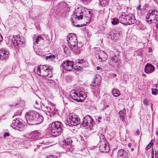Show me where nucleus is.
Returning a JSON list of instances; mask_svg holds the SVG:
<instances>
[{
	"label": "nucleus",
	"mask_w": 158,
	"mask_h": 158,
	"mask_svg": "<svg viewBox=\"0 0 158 158\" xmlns=\"http://www.w3.org/2000/svg\"><path fill=\"white\" fill-rule=\"evenodd\" d=\"M25 117L27 123L31 125L40 124L43 122L44 119L41 115L33 110L27 113Z\"/></svg>",
	"instance_id": "obj_1"
},
{
	"label": "nucleus",
	"mask_w": 158,
	"mask_h": 158,
	"mask_svg": "<svg viewBox=\"0 0 158 158\" xmlns=\"http://www.w3.org/2000/svg\"><path fill=\"white\" fill-rule=\"evenodd\" d=\"M35 71L37 75L46 79L52 77L53 76L51 69L47 65L38 66L37 69H35Z\"/></svg>",
	"instance_id": "obj_2"
},
{
	"label": "nucleus",
	"mask_w": 158,
	"mask_h": 158,
	"mask_svg": "<svg viewBox=\"0 0 158 158\" xmlns=\"http://www.w3.org/2000/svg\"><path fill=\"white\" fill-rule=\"evenodd\" d=\"M74 13L78 20H80L85 18L87 20L86 23H88L89 22L91 15L90 11L88 10H85L81 6H80L75 9V11H74Z\"/></svg>",
	"instance_id": "obj_3"
},
{
	"label": "nucleus",
	"mask_w": 158,
	"mask_h": 158,
	"mask_svg": "<svg viewBox=\"0 0 158 158\" xmlns=\"http://www.w3.org/2000/svg\"><path fill=\"white\" fill-rule=\"evenodd\" d=\"M69 96L73 100L77 102H82L86 97L85 94L84 92L74 90L70 92Z\"/></svg>",
	"instance_id": "obj_4"
},
{
	"label": "nucleus",
	"mask_w": 158,
	"mask_h": 158,
	"mask_svg": "<svg viewBox=\"0 0 158 158\" xmlns=\"http://www.w3.org/2000/svg\"><path fill=\"white\" fill-rule=\"evenodd\" d=\"M62 124L60 122L56 121L53 122L51 124V131L52 135L54 137L60 135L62 132Z\"/></svg>",
	"instance_id": "obj_5"
},
{
	"label": "nucleus",
	"mask_w": 158,
	"mask_h": 158,
	"mask_svg": "<svg viewBox=\"0 0 158 158\" xmlns=\"http://www.w3.org/2000/svg\"><path fill=\"white\" fill-rule=\"evenodd\" d=\"M68 44L75 51L78 48L77 37L75 34L71 33L67 36Z\"/></svg>",
	"instance_id": "obj_6"
},
{
	"label": "nucleus",
	"mask_w": 158,
	"mask_h": 158,
	"mask_svg": "<svg viewBox=\"0 0 158 158\" xmlns=\"http://www.w3.org/2000/svg\"><path fill=\"white\" fill-rule=\"evenodd\" d=\"M146 18L148 23H156L158 21V11L156 10H150Z\"/></svg>",
	"instance_id": "obj_7"
},
{
	"label": "nucleus",
	"mask_w": 158,
	"mask_h": 158,
	"mask_svg": "<svg viewBox=\"0 0 158 158\" xmlns=\"http://www.w3.org/2000/svg\"><path fill=\"white\" fill-rule=\"evenodd\" d=\"M121 23L123 24H134L135 22V18L132 15H122L119 17Z\"/></svg>",
	"instance_id": "obj_8"
},
{
	"label": "nucleus",
	"mask_w": 158,
	"mask_h": 158,
	"mask_svg": "<svg viewBox=\"0 0 158 158\" xmlns=\"http://www.w3.org/2000/svg\"><path fill=\"white\" fill-rule=\"evenodd\" d=\"M11 42L15 47H23L25 45V41L23 37H20L18 35L13 37L12 39Z\"/></svg>",
	"instance_id": "obj_9"
},
{
	"label": "nucleus",
	"mask_w": 158,
	"mask_h": 158,
	"mask_svg": "<svg viewBox=\"0 0 158 158\" xmlns=\"http://www.w3.org/2000/svg\"><path fill=\"white\" fill-rule=\"evenodd\" d=\"M92 122V120L90 116L87 115L83 118L81 125L85 129H87L93 127Z\"/></svg>",
	"instance_id": "obj_10"
},
{
	"label": "nucleus",
	"mask_w": 158,
	"mask_h": 158,
	"mask_svg": "<svg viewBox=\"0 0 158 158\" xmlns=\"http://www.w3.org/2000/svg\"><path fill=\"white\" fill-rule=\"evenodd\" d=\"M122 31L121 28H116L113 30L110 34L111 39L114 40L119 39L122 34Z\"/></svg>",
	"instance_id": "obj_11"
},
{
	"label": "nucleus",
	"mask_w": 158,
	"mask_h": 158,
	"mask_svg": "<svg viewBox=\"0 0 158 158\" xmlns=\"http://www.w3.org/2000/svg\"><path fill=\"white\" fill-rule=\"evenodd\" d=\"M62 69H64L66 71H71L73 68V64L72 61L68 60L63 61L60 65Z\"/></svg>",
	"instance_id": "obj_12"
},
{
	"label": "nucleus",
	"mask_w": 158,
	"mask_h": 158,
	"mask_svg": "<svg viewBox=\"0 0 158 158\" xmlns=\"http://www.w3.org/2000/svg\"><path fill=\"white\" fill-rule=\"evenodd\" d=\"M52 106V105L50 102L48 100H46L42 103L41 105V108L42 110L48 112H49L51 111L52 109L51 107Z\"/></svg>",
	"instance_id": "obj_13"
},
{
	"label": "nucleus",
	"mask_w": 158,
	"mask_h": 158,
	"mask_svg": "<svg viewBox=\"0 0 158 158\" xmlns=\"http://www.w3.org/2000/svg\"><path fill=\"white\" fill-rule=\"evenodd\" d=\"M69 121L70 124L73 125H77L80 123V120L78 116L74 114H72L69 118Z\"/></svg>",
	"instance_id": "obj_14"
},
{
	"label": "nucleus",
	"mask_w": 158,
	"mask_h": 158,
	"mask_svg": "<svg viewBox=\"0 0 158 158\" xmlns=\"http://www.w3.org/2000/svg\"><path fill=\"white\" fill-rule=\"evenodd\" d=\"M41 135L40 133L37 131H35L31 133H27L26 135L27 139H36Z\"/></svg>",
	"instance_id": "obj_15"
},
{
	"label": "nucleus",
	"mask_w": 158,
	"mask_h": 158,
	"mask_svg": "<svg viewBox=\"0 0 158 158\" xmlns=\"http://www.w3.org/2000/svg\"><path fill=\"white\" fill-rule=\"evenodd\" d=\"M11 126L13 128L19 131H20V130L19 129L23 127L22 123L20 122L18 119L13 120Z\"/></svg>",
	"instance_id": "obj_16"
},
{
	"label": "nucleus",
	"mask_w": 158,
	"mask_h": 158,
	"mask_svg": "<svg viewBox=\"0 0 158 158\" xmlns=\"http://www.w3.org/2000/svg\"><path fill=\"white\" fill-rule=\"evenodd\" d=\"M109 146L104 141L101 143L99 146V150L102 152H108L109 150Z\"/></svg>",
	"instance_id": "obj_17"
},
{
	"label": "nucleus",
	"mask_w": 158,
	"mask_h": 158,
	"mask_svg": "<svg viewBox=\"0 0 158 158\" xmlns=\"http://www.w3.org/2000/svg\"><path fill=\"white\" fill-rule=\"evenodd\" d=\"M99 51L100 52V53L96 55V58L99 59V61L100 62L105 61L107 59V57L106 53L102 51Z\"/></svg>",
	"instance_id": "obj_18"
},
{
	"label": "nucleus",
	"mask_w": 158,
	"mask_h": 158,
	"mask_svg": "<svg viewBox=\"0 0 158 158\" xmlns=\"http://www.w3.org/2000/svg\"><path fill=\"white\" fill-rule=\"evenodd\" d=\"M9 52L4 49H2L0 50V59L3 60L6 59L8 57Z\"/></svg>",
	"instance_id": "obj_19"
},
{
	"label": "nucleus",
	"mask_w": 158,
	"mask_h": 158,
	"mask_svg": "<svg viewBox=\"0 0 158 158\" xmlns=\"http://www.w3.org/2000/svg\"><path fill=\"white\" fill-rule=\"evenodd\" d=\"M24 141L22 142L20 144V145H23V147L26 148H28L30 147L31 145V140L29 139H27V137H26L24 139Z\"/></svg>",
	"instance_id": "obj_20"
},
{
	"label": "nucleus",
	"mask_w": 158,
	"mask_h": 158,
	"mask_svg": "<svg viewBox=\"0 0 158 158\" xmlns=\"http://www.w3.org/2000/svg\"><path fill=\"white\" fill-rule=\"evenodd\" d=\"M154 67L152 64H148L145 66L144 68L145 72L146 73H151L153 72L154 69Z\"/></svg>",
	"instance_id": "obj_21"
},
{
	"label": "nucleus",
	"mask_w": 158,
	"mask_h": 158,
	"mask_svg": "<svg viewBox=\"0 0 158 158\" xmlns=\"http://www.w3.org/2000/svg\"><path fill=\"white\" fill-rule=\"evenodd\" d=\"M101 77L99 75H96L94 79V83H93L92 84V86L94 87L96 86V85H99L101 82Z\"/></svg>",
	"instance_id": "obj_22"
},
{
	"label": "nucleus",
	"mask_w": 158,
	"mask_h": 158,
	"mask_svg": "<svg viewBox=\"0 0 158 158\" xmlns=\"http://www.w3.org/2000/svg\"><path fill=\"white\" fill-rule=\"evenodd\" d=\"M65 149L66 153L68 155H70L73 150V148L72 147L71 145L66 146V148H64Z\"/></svg>",
	"instance_id": "obj_23"
},
{
	"label": "nucleus",
	"mask_w": 158,
	"mask_h": 158,
	"mask_svg": "<svg viewBox=\"0 0 158 158\" xmlns=\"http://www.w3.org/2000/svg\"><path fill=\"white\" fill-rule=\"evenodd\" d=\"M72 140L70 138H67L63 143V148H66V146L71 145Z\"/></svg>",
	"instance_id": "obj_24"
},
{
	"label": "nucleus",
	"mask_w": 158,
	"mask_h": 158,
	"mask_svg": "<svg viewBox=\"0 0 158 158\" xmlns=\"http://www.w3.org/2000/svg\"><path fill=\"white\" fill-rule=\"evenodd\" d=\"M124 151L123 149H119L118 152V156L126 158L127 156V153L126 152H124Z\"/></svg>",
	"instance_id": "obj_25"
},
{
	"label": "nucleus",
	"mask_w": 158,
	"mask_h": 158,
	"mask_svg": "<svg viewBox=\"0 0 158 158\" xmlns=\"http://www.w3.org/2000/svg\"><path fill=\"white\" fill-rule=\"evenodd\" d=\"M44 39L41 36H38L35 40V41L34 43V44L36 45V44H41L44 42Z\"/></svg>",
	"instance_id": "obj_26"
},
{
	"label": "nucleus",
	"mask_w": 158,
	"mask_h": 158,
	"mask_svg": "<svg viewBox=\"0 0 158 158\" xmlns=\"http://www.w3.org/2000/svg\"><path fill=\"white\" fill-rule=\"evenodd\" d=\"M110 60L114 63H118L119 60L116 55H114L113 56L110 57Z\"/></svg>",
	"instance_id": "obj_27"
},
{
	"label": "nucleus",
	"mask_w": 158,
	"mask_h": 158,
	"mask_svg": "<svg viewBox=\"0 0 158 158\" xmlns=\"http://www.w3.org/2000/svg\"><path fill=\"white\" fill-rule=\"evenodd\" d=\"M112 94L115 97H117L120 95L119 91L117 89H114L112 90Z\"/></svg>",
	"instance_id": "obj_28"
},
{
	"label": "nucleus",
	"mask_w": 158,
	"mask_h": 158,
	"mask_svg": "<svg viewBox=\"0 0 158 158\" xmlns=\"http://www.w3.org/2000/svg\"><path fill=\"white\" fill-rule=\"evenodd\" d=\"M77 63L83 64L82 66L84 67H85L84 64H86V61L84 60H78L76 61Z\"/></svg>",
	"instance_id": "obj_29"
},
{
	"label": "nucleus",
	"mask_w": 158,
	"mask_h": 158,
	"mask_svg": "<svg viewBox=\"0 0 158 158\" xmlns=\"http://www.w3.org/2000/svg\"><path fill=\"white\" fill-rule=\"evenodd\" d=\"M55 58V56L53 55H51L49 56H46L45 57L46 60L51 59L52 60H53Z\"/></svg>",
	"instance_id": "obj_30"
},
{
	"label": "nucleus",
	"mask_w": 158,
	"mask_h": 158,
	"mask_svg": "<svg viewBox=\"0 0 158 158\" xmlns=\"http://www.w3.org/2000/svg\"><path fill=\"white\" fill-rule=\"evenodd\" d=\"M118 20L117 18L113 19L111 21V23L113 25H116L118 23Z\"/></svg>",
	"instance_id": "obj_31"
},
{
	"label": "nucleus",
	"mask_w": 158,
	"mask_h": 158,
	"mask_svg": "<svg viewBox=\"0 0 158 158\" xmlns=\"http://www.w3.org/2000/svg\"><path fill=\"white\" fill-rule=\"evenodd\" d=\"M64 52L65 54H69V50L66 46H65L64 48Z\"/></svg>",
	"instance_id": "obj_32"
},
{
	"label": "nucleus",
	"mask_w": 158,
	"mask_h": 158,
	"mask_svg": "<svg viewBox=\"0 0 158 158\" xmlns=\"http://www.w3.org/2000/svg\"><path fill=\"white\" fill-rule=\"evenodd\" d=\"M152 94L156 95L158 93V91L156 89H152Z\"/></svg>",
	"instance_id": "obj_33"
},
{
	"label": "nucleus",
	"mask_w": 158,
	"mask_h": 158,
	"mask_svg": "<svg viewBox=\"0 0 158 158\" xmlns=\"http://www.w3.org/2000/svg\"><path fill=\"white\" fill-rule=\"evenodd\" d=\"M52 109L51 110H52V113L53 114H55L56 113L57 110L54 108V107L53 106H51Z\"/></svg>",
	"instance_id": "obj_34"
},
{
	"label": "nucleus",
	"mask_w": 158,
	"mask_h": 158,
	"mask_svg": "<svg viewBox=\"0 0 158 158\" xmlns=\"http://www.w3.org/2000/svg\"><path fill=\"white\" fill-rule=\"evenodd\" d=\"M152 145L153 144H152L151 142H150L149 144L146 147L145 150H147L148 149H150L151 148V147Z\"/></svg>",
	"instance_id": "obj_35"
},
{
	"label": "nucleus",
	"mask_w": 158,
	"mask_h": 158,
	"mask_svg": "<svg viewBox=\"0 0 158 158\" xmlns=\"http://www.w3.org/2000/svg\"><path fill=\"white\" fill-rule=\"evenodd\" d=\"M143 103L145 105L147 106L148 105V100L146 99H144L143 100Z\"/></svg>",
	"instance_id": "obj_36"
},
{
	"label": "nucleus",
	"mask_w": 158,
	"mask_h": 158,
	"mask_svg": "<svg viewBox=\"0 0 158 158\" xmlns=\"http://www.w3.org/2000/svg\"><path fill=\"white\" fill-rule=\"evenodd\" d=\"M82 67H80V66H79L78 67H77L75 69L76 70H77V71H82Z\"/></svg>",
	"instance_id": "obj_37"
},
{
	"label": "nucleus",
	"mask_w": 158,
	"mask_h": 158,
	"mask_svg": "<svg viewBox=\"0 0 158 158\" xmlns=\"http://www.w3.org/2000/svg\"><path fill=\"white\" fill-rule=\"evenodd\" d=\"M10 134L8 132H5L3 135L4 137L5 138L6 137L8 136Z\"/></svg>",
	"instance_id": "obj_38"
},
{
	"label": "nucleus",
	"mask_w": 158,
	"mask_h": 158,
	"mask_svg": "<svg viewBox=\"0 0 158 158\" xmlns=\"http://www.w3.org/2000/svg\"><path fill=\"white\" fill-rule=\"evenodd\" d=\"M119 115H124L125 114V111H124L121 110L119 112Z\"/></svg>",
	"instance_id": "obj_39"
},
{
	"label": "nucleus",
	"mask_w": 158,
	"mask_h": 158,
	"mask_svg": "<svg viewBox=\"0 0 158 158\" xmlns=\"http://www.w3.org/2000/svg\"><path fill=\"white\" fill-rule=\"evenodd\" d=\"M120 119L123 121L124 120V115H119Z\"/></svg>",
	"instance_id": "obj_40"
},
{
	"label": "nucleus",
	"mask_w": 158,
	"mask_h": 158,
	"mask_svg": "<svg viewBox=\"0 0 158 158\" xmlns=\"http://www.w3.org/2000/svg\"><path fill=\"white\" fill-rule=\"evenodd\" d=\"M136 133L137 135H139L140 134V131L139 130H137L136 131Z\"/></svg>",
	"instance_id": "obj_41"
},
{
	"label": "nucleus",
	"mask_w": 158,
	"mask_h": 158,
	"mask_svg": "<svg viewBox=\"0 0 158 158\" xmlns=\"http://www.w3.org/2000/svg\"><path fill=\"white\" fill-rule=\"evenodd\" d=\"M102 118L100 116H99L98 117V121L99 122H101V121L100 120Z\"/></svg>",
	"instance_id": "obj_42"
},
{
	"label": "nucleus",
	"mask_w": 158,
	"mask_h": 158,
	"mask_svg": "<svg viewBox=\"0 0 158 158\" xmlns=\"http://www.w3.org/2000/svg\"><path fill=\"white\" fill-rule=\"evenodd\" d=\"M148 49H149V50L148 51V52H151L152 51V50L151 48H149Z\"/></svg>",
	"instance_id": "obj_43"
},
{
	"label": "nucleus",
	"mask_w": 158,
	"mask_h": 158,
	"mask_svg": "<svg viewBox=\"0 0 158 158\" xmlns=\"http://www.w3.org/2000/svg\"><path fill=\"white\" fill-rule=\"evenodd\" d=\"M131 144L130 143H129L128 144V147H129V148H130L131 147Z\"/></svg>",
	"instance_id": "obj_44"
},
{
	"label": "nucleus",
	"mask_w": 158,
	"mask_h": 158,
	"mask_svg": "<svg viewBox=\"0 0 158 158\" xmlns=\"http://www.w3.org/2000/svg\"><path fill=\"white\" fill-rule=\"evenodd\" d=\"M47 158H55V157L54 156H51L50 157H47Z\"/></svg>",
	"instance_id": "obj_45"
},
{
	"label": "nucleus",
	"mask_w": 158,
	"mask_h": 158,
	"mask_svg": "<svg viewBox=\"0 0 158 158\" xmlns=\"http://www.w3.org/2000/svg\"><path fill=\"white\" fill-rule=\"evenodd\" d=\"M101 69V68L99 66H98L97 67V69L98 70H100V69Z\"/></svg>",
	"instance_id": "obj_46"
},
{
	"label": "nucleus",
	"mask_w": 158,
	"mask_h": 158,
	"mask_svg": "<svg viewBox=\"0 0 158 158\" xmlns=\"http://www.w3.org/2000/svg\"><path fill=\"white\" fill-rule=\"evenodd\" d=\"M156 29H158V23L156 24Z\"/></svg>",
	"instance_id": "obj_47"
},
{
	"label": "nucleus",
	"mask_w": 158,
	"mask_h": 158,
	"mask_svg": "<svg viewBox=\"0 0 158 158\" xmlns=\"http://www.w3.org/2000/svg\"><path fill=\"white\" fill-rule=\"evenodd\" d=\"M74 26L75 27H80V26L79 25H77V26H75V25H74Z\"/></svg>",
	"instance_id": "obj_48"
},
{
	"label": "nucleus",
	"mask_w": 158,
	"mask_h": 158,
	"mask_svg": "<svg viewBox=\"0 0 158 158\" xmlns=\"http://www.w3.org/2000/svg\"><path fill=\"white\" fill-rule=\"evenodd\" d=\"M85 148V146H84V147L82 148L81 149H80V150H83Z\"/></svg>",
	"instance_id": "obj_49"
},
{
	"label": "nucleus",
	"mask_w": 158,
	"mask_h": 158,
	"mask_svg": "<svg viewBox=\"0 0 158 158\" xmlns=\"http://www.w3.org/2000/svg\"><path fill=\"white\" fill-rule=\"evenodd\" d=\"M156 134L158 135V131H156Z\"/></svg>",
	"instance_id": "obj_50"
},
{
	"label": "nucleus",
	"mask_w": 158,
	"mask_h": 158,
	"mask_svg": "<svg viewBox=\"0 0 158 158\" xmlns=\"http://www.w3.org/2000/svg\"><path fill=\"white\" fill-rule=\"evenodd\" d=\"M152 154H153V155H154V150L153 149L152 152Z\"/></svg>",
	"instance_id": "obj_51"
},
{
	"label": "nucleus",
	"mask_w": 158,
	"mask_h": 158,
	"mask_svg": "<svg viewBox=\"0 0 158 158\" xmlns=\"http://www.w3.org/2000/svg\"><path fill=\"white\" fill-rule=\"evenodd\" d=\"M152 154H153V155H154V150L153 149L152 152Z\"/></svg>",
	"instance_id": "obj_52"
},
{
	"label": "nucleus",
	"mask_w": 158,
	"mask_h": 158,
	"mask_svg": "<svg viewBox=\"0 0 158 158\" xmlns=\"http://www.w3.org/2000/svg\"><path fill=\"white\" fill-rule=\"evenodd\" d=\"M131 151H133L134 150V149L133 148H132L131 149Z\"/></svg>",
	"instance_id": "obj_53"
},
{
	"label": "nucleus",
	"mask_w": 158,
	"mask_h": 158,
	"mask_svg": "<svg viewBox=\"0 0 158 158\" xmlns=\"http://www.w3.org/2000/svg\"><path fill=\"white\" fill-rule=\"evenodd\" d=\"M143 76H145L146 75L145 74H143Z\"/></svg>",
	"instance_id": "obj_54"
},
{
	"label": "nucleus",
	"mask_w": 158,
	"mask_h": 158,
	"mask_svg": "<svg viewBox=\"0 0 158 158\" xmlns=\"http://www.w3.org/2000/svg\"><path fill=\"white\" fill-rule=\"evenodd\" d=\"M42 143L44 144H45V143H44V141H43V142Z\"/></svg>",
	"instance_id": "obj_55"
},
{
	"label": "nucleus",
	"mask_w": 158,
	"mask_h": 158,
	"mask_svg": "<svg viewBox=\"0 0 158 158\" xmlns=\"http://www.w3.org/2000/svg\"><path fill=\"white\" fill-rule=\"evenodd\" d=\"M72 23H74V21H72Z\"/></svg>",
	"instance_id": "obj_56"
},
{
	"label": "nucleus",
	"mask_w": 158,
	"mask_h": 158,
	"mask_svg": "<svg viewBox=\"0 0 158 158\" xmlns=\"http://www.w3.org/2000/svg\"><path fill=\"white\" fill-rule=\"evenodd\" d=\"M50 81H52V80H50Z\"/></svg>",
	"instance_id": "obj_57"
},
{
	"label": "nucleus",
	"mask_w": 158,
	"mask_h": 158,
	"mask_svg": "<svg viewBox=\"0 0 158 158\" xmlns=\"http://www.w3.org/2000/svg\"><path fill=\"white\" fill-rule=\"evenodd\" d=\"M152 158H153L152 157Z\"/></svg>",
	"instance_id": "obj_58"
}]
</instances>
